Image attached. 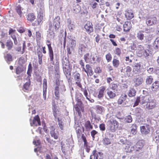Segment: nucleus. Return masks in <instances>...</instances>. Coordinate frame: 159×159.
<instances>
[{"instance_id": "38", "label": "nucleus", "mask_w": 159, "mask_h": 159, "mask_svg": "<svg viewBox=\"0 0 159 159\" xmlns=\"http://www.w3.org/2000/svg\"><path fill=\"white\" fill-rule=\"evenodd\" d=\"M30 84V81L25 83L23 85V90L24 91H25V90H28L29 89Z\"/></svg>"}, {"instance_id": "22", "label": "nucleus", "mask_w": 159, "mask_h": 159, "mask_svg": "<svg viewBox=\"0 0 159 159\" xmlns=\"http://www.w3.org/2000/svg\"><path fill=\"white\" fill-rule=\"evenodd\" d=\"M131 27V23L129 21H126L123 25L124 31H128L130 29Z\"/></svg>"}, {"instance_id": "5", "label": "nucleus", "mask_w": 159, "mask_h": 159, "mask_svg": "<svg viewBox=\"0 0 159 159\" xmlns=\"http://www.w3.org/2000/svg\"><path fill=\"white\" fill-rule=\"evenodd\" d=\"M109 130L111 132H115L118 128L119 123L115 120L111 119L109 121Z\"/></svg>"}, {"instance_id": "61", "label": "nucleus", "mask_w": 159, "mask_h": 159, "mask_svg": "<svg viewBox=\"0 0 159 159\" xmlns=\"http://www.w3.org/2000/svg\"><path fill=\"white\" fill-rule=\"evenodd\" d=\"M33 144L36 146H39L40 144V142L39 140H37V141H34L33 142Z\"/></svg>"}, {"instance_id": "28", "label": "nucleus", "mask_w": 159, "mask_h": 159, "mask_svg": "<svg viewBox=\"0 0 159 159\" xmlns=\"http://www.w3.org/2000/svg\"><path fill=\"white\" fill-rule=\"evenodd\" d=\"M84 126L87 131L89 130L93 129V126L89 120H87L85 122Z\"/></svg>"}, {"instance_id": "3", "label": "nucleus", "mask_w": 159, "mask_h": 159, "mask_svg": "<svg viewBox=\"0 0 159 159\" xmlns=\"http://www.w3.org/2000/svg\"><path fill=\"white\" fill-rule=\"evenodd\" d=\"M80 98H77L76 100L77 102L75 106V110L77 112L79 115L81 114V111H83L84 110L82 102L81 101V99L83 98V96L81 93L80 94Z\"/></svg>"}, {"instance_id": "49", "label": "nucleus", "mask_w": 159, "mask_h": 159, "mask_svg": "<svg viewBox=\"0 0 159 159\" xmlns=\"http://www.w3.org/2000/svg\"><path fill=\"white\" fill-rule=\"evenodd\" d=\"M149 52L148 50L144 49L142 52H141V54L144 55L145 57H147L149 56Z\"/></svg>"}, {"instance_id": "13", "label": "nucleus", "mask_w": 159, "mask_h": 159, "mask_svg": "<svg viewBox=\"0 0 159 159\" xmlns=\"http://www.w3.org/2000/svg\"><path fill=\"white\" fill-rule=\"evenodd\" d=\"M86 31L88 34H90L93 32V25L91 22L88 21L84 26Z\"/></svg>"}, {"instance_id": "1", "label": "nucleus", "mask_w": 159, "mask_h": 159, "mask_svg": "<svg viewBox=\"0 0 159 159\" xmlns=\"http://www.w3.org/2000/svg\"><path fill=\"white\" fill-rule=\"evenodd\" d=\"M55 72V75L57 79L56 80L55 86L54 89V93L56 96L55 98L58 100L59 98V87L60 82L59 80L60 78V72L59 70V64L58 61H57L54 65Z\"/></svg>"}, {"instance_id": "24", "label": "nucleus", "mask_w": 159, "mask_h": 159, "mask_svg": "<svg viewBox=\"0 0 159 159\" xmlns=\"http://www.w3.org/2000/svg\"><path fill=\"white\" fill-rule=\"evenodd\" d=\"M156 105L155 102L153 100H149V102L147 104V107L149 109H151L154 107Z\"/></svg>"}, {"instance_id": "63", "label": "nucleus", "mask_w": 159, "mask_h": 159, "mask_svg": "<svg viewBox=\"0 0 159 159\" xmlns=\"http://www.w3.org/2000/svg\"><path fill=\"white\" fill-rule=\"evenodd\" d=\"M100 129L104 131L105 129V125L104 124H100Z\"/></svg>"}, {"instance_id": "11", "label": "nucleus", "mask_w": 159, "mask_h": 159, "mask_svg": "<svg viewBox=\"0 0 159 159\" xmlns=\"http://www.w3.org/2000/svg\"><path fill=\"white\" fill-rule=\"evenodd\" d=\"M30 124L31 126L33 125L36 126L41 125L40 119L38 115L35 116L32 120H30Z\"/></svg>"}, {"instance_id": "27", "label": "nucleus", "mask_w": 159, "mask_h": 159, "mask_svg": "<svg viewBox=\"0 0 159 159\" xmlns=\"http://www.w3.org/2000/svg\"><path fill=\"white\" fill-rule=\"evenodd\" d=\"M153 80V77L151 75L147 76L146 78V83L147 84H151Z\"/></svg>"}, {"instance_id": "45", "label": "nucleus", "mask_w": 159, "mask_h": 159, "mask_svg": "<svg viewBox=\"0 0 159 159\" xmlns=\"http://www.w3.org/2000/svg\"><path fill=\"white\" fill-rule=\"evenodd\" d=\"M125 121L126 122L128 123H131L132 121V118L130 115H128L126 116L125 119Z\"/></svg>"}, {"instance_id": "46", "label": "nucleus", "mask_w": 159, "mask_h": 159, "mask_svg": "<svg viewBox=\"0 0 159 159\" xmlns=\"http://www.w3.org/2000/svg\"><path fill=\"white\" fill-rule=\"evenodd\" d=\"M113 66L115 67H117L119 64V61L118 60L114 59L113 61Z\"/></svg>"}, {"instance_id": "15", "label": "nucleus", "mask_w": 159, "mask_h": 159, "mask_svg": "<svg viewBox=\"0 0 159 159\" xmlns=\"http://www.w3.org/2000/svg\"><path fill=\"white\" fill-rule=\"evenodd\" d=\"M126 145L125 148V150L126 152H130L134 150V147L132 146L131 142L129 141Z\"/></svg>"}, {"instance_id": "52", "label": "nucleus", "mask_w": 159, "mask_h": 159, "mask_svg": "<svg viewBox=\"0 0 159 159\" xmlns=\"http://www.w3.org/2000/svg\"><path fill=\"white\" fill-rule=\"evenodd\" d=\"M47 80L44 78L43 80V89H47Z\"/></svg>"}, {"instance_id": "40", "label": "nucleus", "mask_w": 159, "mask_h": 159, "mask_svg": "<svg viewBox=\"0 0 159 159\" xmlns=\"http://www.w3.org/2000/svg\"><path fill=\"white\" fill-rule=\"evenodd\" d=\"M125 16L128 20H130L134 17V14L132 13L127 12L125 14Z\"/></svg>"}, {"instance_id": "7", "label": "nucleus", "mask_w": 159, "mask_h": 159, "mask_svg": "<svg viewBox=\"0 0 159 159\" xmlns=\"http://www.w3.org/2000/svg\"><path fill=\"white\" fill-rule=\"evenodd\" d=\"M73 77L75 80V84L81 89L82 91V85L81 83V79L80 74L77 71L74 72L73 73Z\"/></svg>"}, {"instance_id": "9", "label": "nucleus", "mask_w": 159, "mask_h": 159, "mask_svg": "<svg viewBox=\"0 0 159 159\" xmlns=\"http://www.w3.org/2000/svg\"><path fill=\"white\" fill-rule=\"evenodd\" d=\"M133 80L135 87L140 85L143 82V78L140 75L135 77Z\"/></svg>"}, {"instance_id": "62", "label": "nucleus", "mask_w": 159, "mask_h": 159, "mask_svg": "<svg viewBox=\"0 0 159 159\" xmlns=\"http://www.w3.org/2000/svg\"><path fill=\"white\" fill-rule=\"evenodd\" d=\"M79 64L80 65L81 67L82 68V70L85 67L84 63L83 61L81 60L80 61Z\"/></svg>"}, {"instance_id": "14", "label": "nucleus", "mask_w": 159, "mask_h": 159, "mask_svg": "<svg viewBox=\"0 0 159 159\" xmlns=\"http://www.w3.org/2000/svg\"><path fill=\"white\" fill-rule=\"evenodd\" d=\"M157 22V18L155 17L148 18L146 21V24L149 26L156 24Z\"/></svg>"}, {"instance_id": "58", "label": "nucleus", "mask_w": 159, "mask_h": 159, "mask_svg": "<svg viewBox=\"0 0 159 159\" xmlns=\"http://www.w3.org/2000/svg\"><path fill=\"white\" fill-rule=\"evenodd\" d=\"M111 56L109 53L106 55V58L108 62L110 61L111 59Z\"/></svg>"}, {"instance_id": "51", "label": "nucleus", "mask_w": 159, "mask_h": 159, "mask_svg": "<svg viewBox=\"0 0 159 159\" xmlns=\"http://www.w3.org/2000/svg\"><path fill=\"white\" fill-rule=\"evenodd\" d=\"M58 121V125L59 127L61 130L63 129V123L61 120H60L59 118H57Z\"/></svg>"}, {"instance_id": "18", "label": "nucleus", "mask_w": 159, "mask_h": 159, "mask_svg": "<svg viewBox=\"0 0 159 159\" xmlns=\"http://www.w3.org/2000/svg\"><path fill=\"white\" fill-rule=\"evenodd\" d=\"M153 140L159 146V130H157L152 135Z\"/></svg>"}, {"instance_id": "6", "label": "nucleus", "mask_w": 159, "mask_h": 159, "mask_svg": "<svg viewBox=\"0 0 159 159\" xmlns=\"http://www.w3.org/2000/svg\"><path fill=\"white\" fill-rule=\"evenodd\" d=\"M120 71L124 73V75L126 77L131 78L133 76L132 72V68L129 66H128L125 67L124 69H122L120 70Z\"/></svg>"}, {"instance_id": "16", "label": "nucleus", "mask_w": 159, "mask_h": 159, "mask_svg": "<svg viewBox=\"0 0 159 159\" xmlns=\"http://www.w3.org/2000/svg\"><path fill=\"white\" fill-rule=\"evenodd\" d=\"M82 139L84 142V146L85 150L87 152H89L90 150V147L88 146L86 138L84 134L82 135Z\"/></svg>"}, {"instance_id": "25", "label": "nucleus", "mask_w": 159, "mask_h": 159, "mask_svg": "<svg viewBox=\"0 0 159 159\" xmlns=\"http://www.w3.org/2000/svg\"><path fill=\"white\" fill-rule=\"evenodd\" d=\"M27 20L30 22H32L35 19V16L33 13H30L26 16Z\"/></svg>"}, {"instance_id": "21", "label": "nucleus", "mask_w": 159, "mask_h": 159, "mask_svg": "<svg viewBox=\"0 0 159 159\" xmlns=\"http://www.w3.org/2000/svg\"><path fill=\"white\" fill-rule=\"evenodd\" d=\"M141 65L139 63H135L133 66V71L137 73L140 71Z\"/></svg>"}, {"instance_id": "54", "label": "nucleus", "mask_w": 159, "mask_h": 159, "mask_svg": "<svg viewBox=\"0 0 159 159\" xmlns=\"http://www.w3.org/2000/svg\"><path fill=\"white\" fill-rule=\"evenodd\" d=\"M127 95L125 94H123L121 95V96L120 97V98L122 99V101L123 102H124V101L126 99Z\"/></svg>"}, {"instance_id": "29", "label": "nucleus", "mask_w": 159, "mask_h": 159, "mask_svg": "<svg viewBox=\"0 0 159 159\" xmlns=\"http://www.w3.org/2000/svg\"><path fill=\"white\" fill-rule=\"evenodd\" d=\"M136 93V91L133 88H131L129 91L128 92V96L129 97H134Z\"/></svg>"}, {"instance_id": "56", "label": "nucleus", "mask_w": 159, "mask_h": 159, "mask_svg": "<svg viewBox=\"0 0 159 159\" xmlns=\"http://www.w3.org/2000/svg\"><path fill=\"white\" fill-rule=\"evenodd\" d=\"M36 36L37 39L39 40L41 38V34L39 31H37L36 33Z\"/></svg>"}, {"instance_id": "39", "label": "nucleus", "mask_w": 159, "mask_h": 159, "mask_svg": "<svg viewBox=\"0 0 159 159\" xmlns=\"http://www.w3.org/2000/svg\"><path fill=\"white\" fill-rule=\"evenodd\" d=\"M142 31H139L137 34V37L138 38L141 40H142L143 39L144 35L142 32Z\"/></svg>"}, {"instance_id": "23", "label": "nucleus", "mask_w": 159, "mask_h": 159, "mask_svg": "<svg viewBox=\"0 0 159 159\" xmlns=\"http://www.w3.org/2000/svg\"><path fill=\"white\" fill-rule=\"evenodd\" d=\"M78 129L76 130V132L78 138H80L81 136L82 138V135L83 134H82V132L84 131V129L83 127H78Z\"/></svg>"}, {"instance_id": "37", "label": "nucleus", "mask_w": 159, "mask_h": 159, "mask_svg": "<svg viewBox=\"0 0 159 159\" xmlns=\"http://www.w3.org/2000/svg\"><path fill=\"white\" fill-rule=\"evenodd\" d=\"M115 92V91H114ZM107 94L108 95L109 98H112L115 97L116 94L115 93L112 92V91L108 90L107 93Z\"/></svg>"}, {"instance_id": "47", "label": "nucleus", "mask_w": 159, "mask_h": 159, "mask_svg": "<svg viewBox=\"0 0 159 159\" xmlns=\"http://www.w3.org/2000/svg\"><path fill=\"white\" fill-rule=\"evenodd\" d=\"M111 88L112 90L117 91L118 90V86L116 84H112L111 86Z\"/></svg>"}, {"instance_id": "31", "label": "nucleus", "mask_w": 159, "mask_h": 159, "mask_svg": "<svg viewBox=\"0 0 159 159\" xmlns=\"http://www.w3.org/2000/svg\"><path fill=\"white\" fill-rule=\"evenodd\" d=\"M6 46L7 47L8 50H11L13 46V43L10 40H7L6 42Z\"/></svg>"}, {"instance_id": "64", "label": "nucleus", "mask_w": 159, "mask_h": 159, "mask_svg": "<svg viewBox=\"0 0 159 159\" xmlns=\"http://www.w3.org/2000/svg\"><path fill=\"white\" fill-rule=\"evenodd\" d=\"M136 44L133 43L131 46V48L132 50H135L136 48Z\"/></svg>"}, {"instance_id": "17", "label": "nucleus", "mask_w": 159, "mask_h": 159, "mask_svg": "<svg viewBox=\"0 0 159 159\" xmlns=\"http://www.w3.org/2000/svg\"><path fill=\"white\" fill-rule=\"evenodd\" d=\"M84 59L86 63L90 64H94L95 63V61H92L91 60V56L90 55L89 53H87L84 56Z\"/></svg>"}, {"instance_id": "12", "label": "nucleus", "mask_w": 159, "mask_h": 159, "mask_svg": "<svg viewBox=\"0 0 159 159\" xmlns=\"http://www.w3.org/2000/svg\"><path fill=\"white\" fill-rule=\"evenodd\" d=\"M82 71L85 72L86 73H87L88 76L89 75L90 76H91L93 74L92 68L89 64L86 65L85 67H84L82 70Z\"/></svg>"}, {"instance_id": "32", "label": "nucleus", "mask_w": 159, "mask_h": 159, "mask_svg": "<svg viewBox=\"0 0 159 159\" xmlns=\"http://www.w3.org/2000/svg\"><path fill=\"white\" fill-rule=\"evenodd\" d=\"M39 52L40 51H39L37 52L38 57V62L39 64L41 65L42 63L43 55L42 52L39 53Z\"/></svg>"}, {"instance_id": "10", "label": "nucleus", "mask_w": 159, "mask_h": 159, "mask_svg": "<svg viewBox=\"0 0 159 159\" xmlns=\"http://www.w3.org/2000/svg\"><path fill=\"white\" fill-rule=\"evenodd\" d=\"M151 127L149 125H146L140 127V131L141 133L143 135L149 134L150 131Z\"/></svg>"}, {"instance_id": "36", "label": "nucleus", "mask_w": 159, "mask_h": 159, "mask_svg": "<svg viewBox=\"0 0 159 159\" xmlns=\"http://www.w3.org/2000/svg\"><path fill=\"white\" fill-rule=\"evenodd\" d=\"M106 88L104 86H102L100 88V98L103 96Z\"/></svg>"}, {"instance_id": "34", "label": "nucleus", "mask_w": 159, "mask_h": 159, "mask_svg": "<svg viewBox=\"0 0 159 159\" xmlns=\"http://www.w3.org/2000/svg\"><path fill=\"white\" fill-rule=\"evenodd\" d=\"M4 58L7 61H12V57L10 53H7L5 55Z\"/></svg>"}, {"instance_id": "2", "label": "nucleus", "mask_w": 159, "mask_h": 159, "mask_svg": "<svg viewBox=\"0 0 159 159\" xmlns=\"http://www.w3.org/2000/svg\"><path fill=\"white\" fill-rule=\"evenodd\" d=\"M61 19L59 16L56 17L53 21V25L52 22L49 23V30L52 31V34H54V31H57L60 27Z\"/></svg>"}, {"instance_id": "50", "label": "nucleus", "mask_w": 159, "mask_h": 159, "mask_svg": "<svg viewBox=\"0 0 159 159\" xmlns=\"http://www.w3.org/2000/svg\"><path fill=\"white\" fill-rule=\"evenodd\" d=\"M103 142L104 144L108 145L111 143V142L109 139L105 138L103 139Z\"/></svg>"}, {"instance_id": "43", "label": "nucleus", "mask_w": 159, "mask_h": 159, "mask_svg": "<svg viewBox=\"0 0 159 159\" xmlns=\"http://www.w3.org/2000/svg\"><path fill=\"white\" fill-rule=\"evenodd\" d=\"M119 143L122 144H126L128 142H129L125 138L120 139L119 141Z\"/></svg>"}, {"instance_id": "35", "label": "nucleus", "mask_w": 159, "mask_h": 159, "mask_svg": "<svg viewBox=\"0 0 159 159\" xmlns=\"http://www.w3.org/2000/svg\"><path fill=\"white\" fill-rule=\"evenodd\" d=\"M24 70L23 67L20 66H18L16 68V73L17 75L20 74L24 71Z\"/></svg>"}, {"instance_id": "41", "label": "nucleus", "mask_w": 159, "mask_h": 159, "mask_svg": "<svg viewBox=\"0 0 159 159\" xmlns=\"http://www.w3.org/2000/svg\"><path fill=\"white\" fill-rule=\"evenodd\" d=\"M68 23V26L70 28L71 30H73L75 28V25L72 23L70 19H68L67 20Z\"/></svg>"}, {"instance_id": "55", "label": "nucleus", "mask_w": 159, "mask_h": 159, "mask_svg": "<svg viewBox=\"0 0 159 159\" xmlns=\"http://www.w3.org/2000/svg\"><path fill=\"white\" fill-rule=\"evenodd\" d=\"M18 62L19 64L22 65L25 63V60L24 58H22V57L20 58L18 61Z\"/></svg>"}, {"instance_id": "48", "label": "nucleus", "mask_w": 159, "mask_h": 159, "mask_svg": "<svg viewBox=\"0 0 159 159\" xmlns=\"http://www.w3.org/2000/svg\"><path fill=\"white\" fill-rule=\"evenodd\" d=\"M139 103H140V97H138L136 98L135 101L133 105V107H134L138 105Z\"/></svg>"}, {"instance_id": "53", "label": "nucleus", "mask_w": 159, "mask_h": 159, "mask_svg": "<svg viewBox=\"0 0 159 159\" xmlns=\"http://www.w3.org/2000/svg\"><path fill=\"white\" fill-rule=\"evenodd\" d=\"M89 5L93 8H94L96 7L98 4L96 2H90Z\"/></svg>"}, {"instance_id": "30", "label": "nucleus", "mask_w": 159, "mask_h": 159, "mask_svg": "<svg viewBox=\"0 0 159 159\" xmlns=\"http://www.w3.org/2000/svg\"><path fill=\"white\" fill-rule=\"evenodd\" d=\"M15 9L17 13L19 15L20 17H21L22 16L21 7L20 6H18L16 7Z\"/></svg>"}, {"instance_id": "8", "label": "nucleus", "mask_w": 159, "mask_h": 159, "mask_svg": "<svg viewBox=\"0 0 159 159\" xmlns=\"http://www.w3.org/2000/svg\"><path fill=\"white\" fill-rule=\"evenodd\" d=\"M47 42L48 44H47L48 49V55L50 57V61L52 62V64H53L54 62V54L52 49V48L51 46V43L50 42L49 40H47Z\"/></svg>"}, {"instance_id": "20", "label": "nucleus", "mask_w": 159, "mask_h": 159, "mask_svg": "<svg viewBox=\"0 0 159 159\" xmlns=\"http://www.w3.org/2000/svg\"><path fill=\"white\" fill-rule=\"evenodd\" d=\"M140 104H143L147 103L148 104L149 101L150 97L148 96H145L140 97Z\"/></svg>"}, {"instance_id": "19", "label": "nucleus", "mask_w": 159, "mask_h": 159, "mask_svg": "<svg viewBox=\"0 0 159 159\" xmlns=\"http://www.w3.org/2000/svg\"><path fill=\"white\" fill-rule=\"evenodd\" d=\"M52 109L53 116L56 119L57 117V115L59 114V111L57 109L55 102L53 103L52 104Z\"/></svg>"}, {"instance_id": "33", "label": "nucleus", "mask_w": 159, "mask_h": 159, "mask_svg": "<svg viewBox=\"0 0 159 159\" xmlns=\"http://www.w3.org/2000/svg\"><path fill=\"white\" fill-rule=\"evenodd\" d=\"M154 48L156 50H159V37L155 40L154 43Z\"/></svg>"}, {"instance_id": "4", "label": "nucleus", "mask_w": 159, "mask_h": 159, "mask_svg": "<svg viewBox=\"0 0 159 159\" xmlns=\"http://www.w3.org/2000/svg\"><path fill=\"white\" fill-rule=\"evenodd\" d=\"M63 70L66 78L68 81H71V70L70 69L68 65L63 63Z\"/></svg>"}, {"instance_id": "59", "label": "nucleus", "mask_w": 159, "mask_h": 159, "mask_svg": "<svg viewBox=\"0 0 159 159\" xmlns=\"http://www.w3.org/2000/svg\"><path fill=\"white\" fill-rule=\"evenodd\" d=\"M26 48V46L25 45V41H24L23 43V48L22 51V54H23L24 53Z\"/></svg>"}, {"instance_id": "26", "label": "nucleus", "mask_w": 159, "mask_h": 159, "mask_svg": "<svg viewBox=\"0 0 159 159\" xmlns=\"http://www.w3.org/2000/svg\"><path fill=\"white\" fill-rule=\"evenodd\" d=\"M159 87V81H156L152 84L151 89L152 91H156Z\"/></svg>"}, {"instance_id": "57", "label": "nucleus", "mask_w": 159, "mask_h": 159, "mask_svg": "<svg viewBox=\"0 0 159 159\" xmlns=\"http://www.w3.org/2000/svg\"><path fill=\"white\" fill-rule=\"evenodd\" d=\"M17 30L20 33H22L25 31V29L22 27H20L17 29Z\"/></svg>"}, {"instance_id": "44", "label": "nucleus", "mask_w": 159, "mask_h": 159, "mask_svg": "<svg viewBox=\"0 0 159 159\" xmlns=\"http://www.w3.org/2000/svg\"><path fill=\"white\" fill-rule=\"evenodd\" d=\"M50 134L51 136L53 137L55 139H57L58 138V135L55 132L54 130H52L50 131Z\"/></svg>"}, {"instance_id": "60", "label": "nucleus", "mask_w": 159, "mask_h": 159, "mask_svg": "<svg viewBox=\"0 0 159 159\" xmlns=\"http://www.w3.org/2000/svg\"><path fill=\"white\" fill-rule=\"evenodd\" d=\"M40 49L41 50L40 51L39 50L40 52H39V53L41 52H40V51H42V52L43 54H45L47 52L46 51V48L45 47V46L42 47V48H41Z\"/></svg>"}, {"instance_id": "42", "label": "nucleus", "mask_w": 159, "mask_h": 159, "mask_svg": "<svg viewBox=\"0 0 159 159\" xmlns=\"http://www.w3.org/2000/svg\"><path fill=\"white\" fill-rule=\"evenodd\" d=\"M92 155H91L90 158H91L92 156H93V159H98V155L96 150H94L92 153Z\"/></svg>"}]
</instances>
